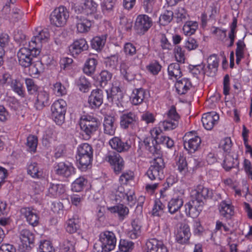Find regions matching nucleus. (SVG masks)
I'll return each mask as SVG.
<instances>
[{"mask_svg": "<svg viewBox=\"0 0 252 252\" xmlns=\"http://www.w3.org/2000/svg\"><path fill=\"white\" fill-rule=\"evenodd\" d=\"M219 210L221 216L226 219H230L234 215L233 207L227 203L225 201H223L220 203Z\"/></svg>", "mask_w": 252, "mask_h": 252, "instance_id": "obj_34", "label": "nucleus"}, {"mask_svg": "<svg viewBox=\"0 0 252 252\" xmlns=\"http://www.w3.org/2000/svg\"><path fill=\"white\" fill-rule=\"evenodd\" d=\"M198 28V23L196 22H187L183 26V31L187 35L193 34Z\"/></svg>", "mask_w": 252, "mask_h": 252, "instance_id": "obj_46", "label": "nucleus"}, {"mask_svg": "<svg viewBox=\"0 0 252 252\" xmlns=\"http://www.w3.org/2000/svg\"><path fill=\"white\" fill-rule=\"evenodd\" d=\"M191 196L192 199L202 208L205 201L207 199L212 197L213 191L208 188L199 185L196 187L194 190L192 191Z\"/></svg>", "mask_w": 252, "mask_h": 252, "instance_id": "obj_8", "label": "nucleus"}, {"mask_svg": "<svg viewBox=\"0 0 252 252\" xmlns=\"http://www.w3.org/2000/svg\"><path fill=\"white\" fill-rule=\"evenodd\" d=\"M167 119L159 123V128L164 130H171L175 129L179 124L180 116L176 111L175 106L172 105L167 113Z\"/></svg>", "mask_w": 252, "mask_h": 252, "instance_id": "obj_7", "label": "nucleus"}, {"mask_svg": "<svg viewBox=\"0 0 252 252\" xmlns=\"http://www.w3.org/2000/svg\"><path fill=\"white\" fill-rule=\"evenodd\" d=\"M146 252H168L166 247L163 242L154 238L146 243Z\"/></svg>", "mask_w": 252, "mask_h": 252, "instance_id": "obj_24", "label": "nucleus"}, {"mask_svg": "<svg viewBox=\"0 0 252 252\" xmlns=\"http://www.w3.org/2000/svg\"><path fill=\"white\" fill-rule=\"evenodd\" d=\"M178 170L182 174H185L188 171V164L186 158L184 156H180L177 162Z\"/></svg>", "mask_w": 252, "mask_h": 252, "instance_id": "obj_58", "label": "nucleus"}, {"mask_svg": "<svg viewBox=\"0 0 252 252\" xmlns=\"http://www.w3.org/2000/svg\"><path fill=\"white\" fill-rule=\"evenodd\" d=\"M69 16L67 8L63 6H60L56 8L51 14L50 19L52 25L57 27L64 26Z\"/></svg>", "mask_w": 252, "mask_h": 252, "instance_id": "obj_6", "label": "nucleus"}, {"mask_svg": "<svg viewBox=\"0 0 252 252\" xmlns=\"http://www.w3.org/2000/svg\"><path fill=\"white\" fill-rule=\"evenodd\" d=\"M161 66L157 61L151 63L147 66V68L149 72L153 75H157L161 70Z\"/></svg>", "mask_w": 252, "mask_h": 252, "instance_id": "obj_61", "label": "nucleus"}, {"mask_svg": "<svg viewBox=\"0 0 252 252\" xmlns=\"http://www.w3.org/2000/svg\"><path fill=\"white\" fill-rule=\"evenodd\" d=\"M78 168L82 171H86L90 166L93 157L87 155H77L76 157Z\"/></svg>", "mask_w": 252, "mask_h": 252, "instance_id": "obj_31", "label": "nucleus"}, {"mask_svg": "<svg viewBox=\"0 0 252 252\" xmlns=\"http://www.w3.org/2000/svg\"><path fill=\"white\" fill-rule=\"evenodd\" d=\"M137 117L134 113L125 112L120 116V126L124 129L133 128L137 123Z\"/></svg>", "mask_w": 252, "mask_h": 252, "instance_id": "obj_15", "label": "nucleus"}, {"mask_svg": "<svg viewBox=\"0 0 252 252\" xmlns=\"http://www.w3.org/2000/svg\"><path fill=\"white\" fill-rule=\"evenodd\" d=\"M164 208V205L162 204L160 200H156L152 210V215L154 216H160L163 213V210Z\"/></svg>", "mask_w": 252, "mask_h": 252, "instance_id": "obj_57", "label": "nucleus"}, {"mask_svg": "<svg viewBox=\"0 0 252 252\" xmlns=\"http://www.w3.org/2000/svg\"><path fill=\"white\" fill-rule=\"evenodd\" d=\"M40 51L38 49H32V47L21 48L17 53L19 64L23 67H29L33 66L35 68L34 74L39 73V71L35 68L36 64H33V58L39 55Z\"/></svg>", "mask_w": 252, "mask_h": 252, "instance_id": "obj_1", "label": "nucleus"}, {"mask_svg": "<svg viewBox=\"0 0 252 252\" xmlns=\"http://www.w3.org/2000/svg\"><path fill=\"white\" fill-rule=\"evenodd\" d=\"M108 210L112 213H117L120 220H124L128 214L129 209L123 204H119L114 206L108 208Z\"/></svg>", "mask_w": 252, "mask_h": 252, "instance_id": "obj_39", "label": "nucleus"}, {"mask_svg": "<svg viewBox=\"0 0 252 252\" xmlns=\"http://www.w3.org/2000/svg\"><path fill=\"white\" fill-rule=\"evenodd\" d=\"M37 33L35 34L31 41L29 42V46L32 49H38L40 51V47L42 43L46 42L50 37L49 32L47 29L38 30L36 29Z\"/></svg>", "mask_w": 252, "mask_h": 252, "instance_id": "obj_12", "label": "nucleus"}, {"mask_svg": "<svg viewBox=\"0 0 252 252\" xmlns=\"http://www.w3.org/2000/svg\"><path fill=\"white\" fill-rule=\"evenodd\" d=\"M21 212L30 225L35 226L38 224L39 217L35 211L30 208H23L21 209Z\"/></svg>", "mask_w": 252, "mask_h": 252, "instance_id": "obj_26", "label": "nucleus"}, {"mask_svg": "<svg viewBox=\"0 0 252 252\" xmlns=\"http://www.w3.org/2000/svg\"><path fill=\"white\" fill-rule=\"evenodd\" d=\"M97 4L93 0H86L83 4L79 6L78 10L87 16H94L96 12Z\"/></svg>", "mask_w": 252, "mask_h": 252, "instance_id": "obj_23", "label": "nucleus"}, {"mask_svg": "<svg viewBox=\"0 0 252 252\" xmlns=\"http://www.w3.org/2000/svg\"><path fill=\"white\" fill-rule=\"evenodd\" d=\"M77 30L79 32L84 33L88 32L91 26L92 21L82 16H77L75 18Z\"/></svg>", "mask_w": 252, "mask_h": 252, "instance_id": "obj_30", "label": "nucleus"}, {"mask_svg": "<svg viewBox=\"0 0 252 252\" xmlns=\"http://www.w3.org/2000/svg\"><path fill=\"white\" fill-rule=\"evenodd\" d=\"M106 160L110 163L116 174H119L124 169L125 162L120 154L114 151L109 152Z\"/></svg>", "mask_w": 252, "mask_h": 252, "instance_id": "obj_11", "label": "nucleus"}, {"mask_svg": "<svg viewBox=\"0 0 252 252\" xmlns=\"http://www.w3.org/2000/svg\"><path fill=\"white\" fill-rule=\"evenodd\" d=\"M38 139L35 135H30L27 138L26 146L27 151L34 153L36 151Z\"/></svg>", "mask_w": 252, "mask_h": 252, "instance_id": "obj_44", "label": "nucleus"}, {"mask_svg": "<svg viewBox=\"0 0 252 252\" xmlns=\"http://www.w3.org/2000/svg\"><path fill=\"white\" fill-rule=\"evenodd\" d=\"M219 115L215 112L205 113L202 117V123L203 126L207 130H211L214 126L218 123Z\"/></svg>", "mask_w": 252, "mask_h": 252, "instance_id": "obj_18", "label": "nucleus"}, {"mask_svg": "<svg viewBox=\"0 0 252 252\" xmlns=\"http://www.w3.org/2000/svg\"><path fill=\"white\" fill-rule=\"evenodd\" d=\"M103 91L99 89L93 90L88 98L89 106L93 109L98 108L103 103Z\"/></svg>", "mask_w": 252, "mask_h": 252, "instance_id": "obj_16", "label": "nucleus"}, {"mask_svg": "<svg viewBox=\"0 0 252 252\" xmlns=\"http://www.w3.org/2000/svg\"><path fill=\"white\" fill-rule=\"evenodd\" d=\"M151 18L146 15H139L137 16L134 28L139 34H143L152 26Z\"/></svg>", "mask_w": 252, "mask_h": 252, "instance_id": "obj_14", "label": "nucleus"}, {"mask_svg": "<svg viewBox=\"0 0 252 252\" xmlns=\"http://www.w3.org/2000/svg\"><path fill=\"white\" fill-rule=\"evenodd\" d=\"M124 51L126 56H133L136 53L135 46L130 42L125 43L124 47Z\"/></svg>", "mask_w": 252, "mask_h": 252, "instance_id": "obj_62", "label": "nucleus"}, {"mask_svg": "<svg viewBox=\"0 0 252 252\" xmlns=\"http://www.w3.org/2000/svg\"><path fill=\"white\" fill-rule=\"evenodd\" d=\"M19 237L23 245H26L27 250H31L32 247L31 245L33 246L34 234L28 229H22L19 231Z\"/></svg>", "mask_w": 252, "mask_h": 252, "instance_id": "obj_19", "label": "nucleus"}, {"mask_svg": "<svg viewBox=\"0 0 252 252\" xmlns=\"http://www.w3.org/2000/svg\"><path fill=\"white\" fill-rule=\"evenodd\" d=\"M106 38V34L94 37L91 41L92 48L97 51H101L105 45Z\"/></svg>", "mask_w": 252, "mask_h": 252, "instance_id": "obj_40", "label": "nucleus"}, {"mask_svg": "<svg viewBox=\"0 0 252 252\" xmlns=\"http://www.w3.org/2000/svg\"><path fill=\"white\" fill-rule=\"evenodd\" d=\"M99 241L101 244V252H109L113 250L116 244L115 235L112 231H105L99 235Z\"/></svg>", "mask_w": 252, "mask_h": 252, "instance_id": "obj_9", "label": "nucleus"}, {"mask_svg": "<svg viewBox=\"0 0 252 252\" xmlns=\"http://www.w3.org/2000/svg\"><path fill=\"white\" fill-rule=\"evenodd\" d=\"M145 91L142 88L134 89L130 96L132 104L137 105L141 104L145 98Z\"/></svg>", "mask_w": 252, "mask_h": 252, "instance_id": "obj_33", "label": "nucleus"}, {"mask_svg": "<svg viewBox=\"0 0 252 252\" xmlns=\"http://www.w3.org/2000/svg\"><path fill=\"white\" fill-rule=\"evenodd\" d=\"M151 164L146 172V174L151 180L160 181L164 177L163 169L164 162L162 158H155L151 162Z\"/></svg>", "mask_w": 252, "mask_h": 252, "instance_id": "obj_5", "label": "nucleus"}, {"mask_svg": "<svg viewBox=\"0 0 252 252\" xmlns=\"http://www.w3.org/2000/svg\"><path fill=\"white\" fill-rule=\"evenodd\" d=\"M118 60V56L113 55L106 57L104 59V63L105 64L106 67L113 70L116 68Z\"/></svg>", "mask_w": 252, "mask_h": 252, "instance_id": "obj_55", "label": "nucleus"}, {"mask_svg": "<svg viewBox=\"0 0 252 252\" xmlns=\"http://www.w3.org/2000/svg\"><path fill=\"white\" fill-rule=\"evenodd\" d=\"M184 207L186 215L192 217L198 216L202 208L193 199L186 203Z\"/></svg>", "mask_w": 252, "mask_h": 252, "instance_id": "obj_29", "label": "nucleus"}, {"mask_svg": "<svg viewBox=\"0 0 252 252\" xmlns=\"http://www.w3.org/2000/svg\"><path fill=\"white\" fill-rule=\"evenodd\" d=\"M63 252H76L73 241L64 240L60 246Z\"/></svg>", "mask_w": 252, "mask_h": 252, "instance_id": "obj_59", "label": "nucleus"}, {"mask_svg": "<svg viewBox=\"0 0 252 252\" xmlns=\"http://www.w3.org/2000/svg\"><path fill=\"white\" fill-rule=\"evenodd\" d=\"M25 83L28 91L30 94H33L37 91L38 87L32 79L26 78Z\"/></svg>", "mask_w": 252, "mask_h": 252, "instance_id": "obj_63", "label": "nucleus"}, {"mask_svg": "<svg viewBox=\"0 0 252 252\" xmlns=\"http://www.w3.org/2000/svg\"><path fill=\"white\" fill-rule=\"evenodd\" d=\"M54 168L57 175L66 178L70 177L75 173V168L70 162H59Z\"/></svg>", "mask_w": 252, "mask_h": 252, "instance_id": "obj_13", "label": "nucleus"}, {"mask_svg": "<svg viewBox=\"0 0 252 252\" xmlns=\"http://www.w3.org/2000/svg\"><path fill=\"white\" fill-rule=\"evenodd\" d=\"M168 73L170 77L177 80L182 77V73L179 63H175L170 64L168 67Z\"/></svg>", "mask_w": 252, "mask_h": 252, "instance_id": "obj_42", "label": "nucleus"}, {"mask_svg": "<svg viewBox=\"0 0 252 252\" xmlns=\"http://www.w3.org/2000/svg\"><path fill=\"white\" fill-rule=\"evenodd\" d=\"M116 118L114 116L106 115L104 117L103 122L104 133L105 134L112 136L115 134L116 126L114 123Z\"/></svg>", "mask_w": 252, "mask_h": 252, "instance_id": "obj_27", "label": "nucleus"}, {"mask_svg": "<svg viewBox=\"0 0 252 252\" xmlns=\"http://www.w3.org/2000/svg\"><path fill=\"white\" fill-rule=\"evenodd\" d=\"M119 247L121 252H129L133 249L134 243L127 240L121 239Z\"/></svg>", "mask_w": 252, "mask_h": 252, "instance_id": "obj_56", "label": "nucleus"}, {"mask_svg": "<svg viewBox=\"0 0 252 252\" xmlns=\"http://www.w3.org/2000/svg\"><path fill=\"white\" fill-rule=\"evenodd\" d=\"M27 173L34 178H39L41 176L37 163L36 162H31L28 165Z\"/></svg>", "mask_w": 252, "mask_h": 252, "instance_id": "obj_51", "label": "nucleus"}, {"mask_svg": "<svg viewBox=\"0 0 252 252\" xmlns=\"http://www.w3.org/2000/svg\"><path fill=\"white\" fill-rule=\"evenodd\" d=\"M89 46L84 38H80L74 41L70 45L69 50L73 56H77L88 49Z\"/></svg>", "mask_w": 252, "mask_h": 252, "instance_id": "obj_25", "label": "nucleus"}, {"mask_svg": "<svg viewBox=\"0 0 252 252\" xmlns=\"http://www.w3.org/2000/svg\"><path fill=\"white\" fill-rule=\"evenodd\" d=\"M131 225L132 229L129 232V236L131 239H136L141 233V225L138 220H134Z\"/></svg>", "mask_w": 252, "mask_h": 252, "instance_id": "obj_48", "label": "nucleus"}, {"mask_svg": "<svg viewBox=\"0 0 252 252\" xmlns=\"http://www.w3.org/2000/svg\"><path fill=\"white\" fill-rule=\"evenodd\" d=\"M191 86V83L187 78L177 81L175 84L176 91L179 94H185Z\"/></svg>", "mask_w": 252, "mask_h": 252, "instance_id": "obj_38", "label": "nucleus"}, {"mask_svg": "<svg viewBox=\"0 0 252 252\" xmlns=\"http://www.w3.org/2000/svg\"><path fill=\"white\" fill-rule=\"evenodd\" d=\"M237 20L236 18H234L233 21L230 25V31L228 34V37L230 39V43L228 45V47H231L233 46L235 38L236 33Z\"/></svg>", "mask_w": 252, "mask_h": 252, "instance_id": "obj_54", "label": "nucleus"}, {"mask_svg": "<svg viewBox=\"0 0 252 252\" xmlns=\"http://www.w3.org/2000/svg\"><path fill=\"white\" fill-rule=\"evenodd\" d=\"M5 3L3 5L2 13L4 18L10 22L15 23L20 20L23 16V12L18 8L13 6L15 0H1Z\"/></svg>", "mask_w": 252, "mask_h": 252, "instance_id": "obj_3", "label": "nucleus"}, {"mask_svg": "<svg viewBox=\"0 0 252 252\" xmlns=\"http://www.w3.org/2000/svg\"><path fill=\"white\" fill-rule=\"evenodd\" d=\"M190 235L189 226L187 225H184L178 229L175 239L179 244L182 245L188 244Z\"/></svg>", "mask_w": 252, "mask_h": 252, "instance_id": "obj_21", "label": "nucleus"}, {"mask_svg": "<svg viewBox=\"0 0 252 252\" xmlns=\"http://www.w3.org/2000/svg\"><path fill=\"white\" fill-rule=\"evenodd\" d=\"M39 252H55L53 247L51 243L48 241L41 242L39 245Z\"/></svg>", "mask_w": 252, "mask_h": 252, "instance_id": "obj_64", "label": "nucleus"}, {"mask_svg": "<svg viewBox=\"0 0 252 252\" xmlns=\"http://www.w3.org/2000/svg\"><path fill=\"white\" fill-rule=\"evenodd\" d=\"M49 104V95L45 91H40L37 93L34 107L36 110H41Z\"/></svg>", "mask_w": 252, "mask_h": 252, "instance_id": "obj_28", "label": "nucleus"}, {"mask_svg": "<svg viewBox=\"0 0 252 252\" xmlns=\"http://www.w3.org/2000/svg\"><path fill=\"white\" fill-rule=\"evenodd\" d=\"M239 162L237 156L235 158L233 156L228 154L225 156L223 160V167L224 169L228 171L232 168H235L238 166Z\"/></svg>", "mask_w": 252, "mask_h": 252, "instance_id": "obj_37", "label": "nucleus"}, {"mask_svg": "<svg viewBox=\"0 0 252 252\" xmlns=\"http://www.w3.org/2000/svg\"><path fill=\"white\" fill-rule=\"evenodd\" d=\"M48 191L49 193L52 196L58 197L65 192V186L62 184L50 183L49 184Z\"/></svg>", "mask_w": 252, "mask_h": 252, "instance_id": "obj_36", "label": "nucleus"}, {"mask_svg": "<svg viewBox=\"0 0 252 252\" xmlns=\"http://www.w3.org/2000/svg\"><path fill=\"white\" fill-rule=\"evenodd\" d=\"M67 104L65 100L60 99L55 101L51 106V117L56 124L60 126L64 122Z\"/></svg>", "mask_w": 252, "mask_h": 252, "instance_id": "obj_4", "label": "nucleus"}, {"mask_svg": "<svg viewBox=\"0 0 252 252\" xmlns=\"http://www.w3.org/2000/svg\"><path fill=\"white\" fill-rule=\"evenodd\" d=\"M97 64V61L94 58L88 59L83 69L84 73L89 76L93 75L95 72Z\"/></svg>", "mask_w": 252, "mask_h": 252, "instance_id": "obj_41", "label": "nucleus"}, {"mask_svg": "<svg viewBox=\"0 0 252 252\" xmlns=\"http://www.w3.org/2000/svg\"><path fill=\"white\" fill-rule=\"evenodd\" d=\"M86 183L87 180L84 177H80L72 183L71 189L73 191L79 192L83 189Z\"/></svg>", "mask_w": 252, "mask_h": 252, "instance_id": "obj_52", "label": "nucleus"}, {"mask_svg": "<svg viewBox=\"0 0 252 252\" xmlns=\"http://www.w3.org/2000/svg\"><path fill=\"white\" fill-rule=\"evenodd\" d=\"M79 125L85 139L88 140L98 130L100 126V122L96 117L89 115H84L80 118Z\"/></svg>", "mask_w": 252, "mask_h": 252, "instance_id": "obj_2", "label": "nucleus"}, {"mask_svg": "<svg viewBox=\"0 0 252 252\" xmlns=\"http://www.w3.org/2000/svg\"><path fill=\"white\" fill-rule=\"evenodd\" d=\"M191 132L188 135H186L184 138V146L185 149L190 153H194L199 147L201 140L198 136L188 138L191 135Z\"/></svg>", "mask_w": 252, "mask_h": 252, "instance_id": "obj_17", "label": "nucleus"}, {"mask_svg": "<svg viewBox=\"0 0 252 252\" xmlns=\"http://www.w3.org/2000/svg\"><path fill=\"white\" fill-rule=\"evenodd\" d=\"M188 14L186 10L183 7L178 8L175 12V17L177 23H180L187 20Z\"/></svg>", "mask_w": 252, "mask_h": 252, "instance_id": "obj_60", "label": "nucleus"}, {"mask_svg": "<svg viewBox=\"0 0 252 252\" xmlns=\"http://www.w3.org/2000/svg\"><path fill=\"white\" fill-rule=\"evenodd\" d=\"M79 220L77 219L72 218L67 220L66 223L65 229L69 233L76 232L79 228Z\"/></svg>", "mask_w": 252, "mask_h": 252, "instance_id": "obj_45", "label": "nucleus"}, {"mask_svg": "<svg viewBox=\"0 0 252 252\" xmlns=\"http://www.w3.org/2000/svg\"><path fill=\"white\" fill-rule=\"evenodd\" d=\"M184 201L183 198L180 196L172 198L168 203V212L174 214L183 205Z\"/></svg>", "mask_w": 252, "mask_h": 252, "instance_id": "obj_32", "label": "nucleus"}, {"mask_svg": "<svg viewBox=\"0 0 252 252\" xmlns=\"http://www.w3.org/2000/svg\"><path fill=\"white\" fill-rule=\"evenodd\" d=\"M118 0H104L101 4L102 11L104 14L112 13L118 4Z\"/></svg>", "mask_w": 252, "mask_h": 252, "instance_id": "obj_43", "label": "nucleus"}, {"mask_svg": "<svg viewBox=\"0 0 252 252\" xmlns=\"http://www.w3.org/2000/svg\"><path fill=\"white\" fill-rule=\"evenodd\" d=\"M113 74L107 70H102L97 77V85L101 88H104L112 79Z\"/></svg>", "mask_w": 252, "mask_h": 252, "instance_id": "obj_35", "label": "nucleus"}, {"mask_svg": "<svg viewBox=\"0 0 252 252\" xmlns=\"http://www.w3.org/2000/svg\"><path fill=\"white\" fill-rule=\"evenodd\" d=\"M109 143L111 148L118 153H125L131 149L133 140L130 138L122 139L118 137H114L110 140Z\"/></svg>", "mask_w": 252, "mask_h": 252, "instance_id": "obj_10", "label": "nucleus"}, {"mask_svg": "<svg viewBox=\"0 0 252 252\" xmlns=\"http://www.w3.org/2000/svg\"><path fill=\"white\" fill-rule=\"evenodd\" d=\"M143 143L145 146V149L148 151L150 153L153 155H160V147L158 144V141L154 138L153 136L145 138Z\"/></svg>", "mask_w": 252, "mask_h": 252, "instance_id": "obj_20", "label": "nucleus"}, {"mask_svg": "<svg viewBox=\"0 0 252 252\" xmlns=\"http://www.w3.org/2000/svg\"><path fill=\"white\" fill-rule=\"evenodd\" d=\"M174 13L171 10H166L161 14L159 18L160 25L165 26L169 24L173 19Z\"/></svg>", "mask_w": 252, "mask_h": 252, "instance_id": "obj_53", "label": "nucleus"}, {"mask_svg": "<svg viewBox=\"0 0 252 252\" xmlns=\"http://www.w3.org/2000/svg\"><path fill=\"white\" fill-rule=\"evenodd\" d=\"M76 85L79 90L83 93L88 92L91 87L90 82L84 76L79 78L76 81Z\"/></svg>", "mask_w": 252, "mask_h": 252, "instance_id": "obj_50", "label": "nucleus"}, {"mask_svg": "<svg viewBox=\"0 0 252 252\" xmlns=\"http://www.w3.org/2000/svg\"><path fill=\"white\" fill-rule=\"evenodd\" d=\"M107 94V98L110 102H115L117 105L123 101L124 98V94L119 87H113L110 92L108 90L106 91Z\"/></svg>", "mask_w": 252, "mask_h": 252, "instance_id": "obj_22", "label": "nucleus"}, {"mask_svg": "<svg viewBox=\"0 0 252 252\" xmlns=\"http://www.w3.org/2000/svg\"><path fill=\"white\" fill-rule=\"evenodd\" d=\"M9 86L15 93L22 97H24L25 91L23 89V84L19 80L13 79Z\"/></svg>", "mask_w": 252, "mask_h": 252, "instance_id": "obj_47", "label": "nucleus"}, {"mask_svg": "<svg viewBox=\"0 0 252 252\" xmlns=\"http://www.w3.org/2000/svg\"><path fill=\"white\" fill-rule=\"evenodd\" d=\"M77 155H87L93 157V150L92 146L88 143H83L80 145L77 148Z\"/></svg>", "mask_w": 252, "mask_h": 252, "instance_id": "obj_49", "label": "nucleus"}]
</instances>
